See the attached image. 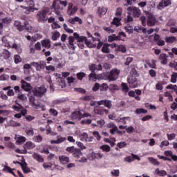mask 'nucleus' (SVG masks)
<instances>
[{"label": "nucleus", "instance_id": "052dcab7", "mask_svg": "<svg viewBox=\"0 0 177 177\" xmlns=\"http://www.w3.org/2000/svg\"><path fill=\"white\" fill-rule=\"evenodd\" d=\"M122 15V8H118L115 12V16L117 17H120Z\"/></svg>", "mask_w": 177, "mask_h": 177}, {"label": "nucleus", "instance_id": "c03bdc74", "mask_svg": "<svg viewBox=\"0 0 177 177\" xmlns=\"http://www.w3.org/2000/svg\"><path fill=\"white\" fill-rule=\"evenodd\" d=\"M3 57L6 60L9 59L10 57V52H9L8 50H4L3 53Z\"/></svg>", "mask_w": 177, "mask_h": 177}, {"label": "nucleus", "instance_id": "9b49d317", "mask_svg": "<svg viewBox=\"0 0 177 177\" xmlns=\"http://www.w3.org/2000/svg\"><path fill=\"white\" fill-rule=\"evenodd\" d=\"M97 104H98V106H104V107H106V109H109L113 107V103L110 100H104L97 101Z\"/></svg>", "mask_w": 177, "mask_h": 177}, {"label": "nucleus", "instance_id": "f8f14e48", "mask_svg": "<svg viewBox=\"0 0 177 177\" xmlns=\"http://www.w3.org/2000/svg\"><path fill=\"white\" fill-rule=\"evenodd\" d=\"M71 120H77V121H80L82 118V113H81V111L75 109L71 114Z\"/></svg>", "mask_w": 177, "mask_h": 177}, {"label": "nucleus", "instance_id": "423d86ee", "mask_svg": "<svg viewBox=\"0 0 177 177\" xmlns=\"http://www.w3.org/2000/svg\"><path fill=\"white\" fill-rule=\"evenodd\" d=\"M32 92L34 96H37V97H42V96H44L46 92V88H45L44 86H41L39 88H35Z\"/></svg>", "mask_w": 177, "mask_h": 177}, {"label": "nucleus", "instance_id": "2eb2a0df", "mask_svg": "<svg viewBox=\"0 0 177 177\" xmlns=\"http://www.w3.org/2000/svg\"><path fill=\"white\" fill-rule=\"evenodd\" d=\"M75 135H77V136H78L80 139V140H82V142H86L87 139H88V133H84L82 131H81L80 130H77L75 132Z\"/></svg>", "mask_w": 177, "mask_h": 177}, {"label": "nucleus", "instance_id": "9d476101", "mask_svg": "<svg viewBox=\"0 0 177 177\" xmlns=\"http://www.w3.org/2000/svg\"><path fill=\"white\" fill-rule=\"evenodd\" d=\"M30 66L35 67L37 71H41V70H44V68H45L46 64H44V61H40L39 62H32L30 63Z\"/></svg>", "mask_w": 177, "mask_h": 177}, {"label": "nucleus", "instance_id": "4c0bfd02", "mask_svg": "<svg viewBox=\"0 0 177 177\" xmlns=\"http://www.w3.org/2000/svg\"><path fill=\"white\" fill-rule=\"evenodd\" d=\"M76 77L79 81H82V80L86 77V73L84 72H80L77 73Z\"/></svg>", "mask_w": 177, "mask_h": 177}, {"label": "nucleus", "instance_id": "0eeeda50", "mask_svg": "<svg viewBox=\"0 0 177 177\" xmlns=\"http://www.w3.org/2000/svg\"><path fill=\"white\" fill-rule=\"evenodd\" d=\"M94 113L97 115H104V114H109V110L100 106V105L95 106L94 107Z\"/></svg>", "mask_w": 177, "mask_h": 177}, {"label": "nucleus", "instance_id": "6e6552de", "mask_svg": "<svg viewBox=\"0 0 177 177\" xmlns=\"http://www.w3.org/2000/svg\"><path fill=\"white\" fill-rule=\"evenodd\" d=\"M127 11L129 12V15H132L136 19L140 16V10L136 7H129L127 8Z\"/></svg>", "mask_w": 177, "mask_h": 177}, {"label": "nucleus", "instance_id": "4468645a", "mask_svg": "<svg viewBox=\"0 0 177 177\" xmlns=\"http://www.w3.org/2000/svg\"><path fill=\"white\" fill-rule=\"evenodd\" d=\"M127 82L129 84L131 88L138 87V78L135 76H131L127 79Z\"/></svg>", "mask_w": 177, "mask_h": 177}, {"label": "nucleus", "instance_id": "1a4fd4ad", "mask_svg": "<svg viewBox=\"0 0 177 177\" xmlns=\"http://www.w3.org/2000/svg\"><path fill=\"white\" fill-rule=\"evenodd\" d=\"M156 23H157V19L154 15L149 14L147 18V25L148 27H154L156 26Z\"/></svg>", "mask_w": 177, "mask_h": 177}, {"label": "nucleus", "instance_id": "09e8293b", "mask_svg": "<svg viewBox=\"0 0 177 177\" xmlns=\"http://www.w3.org/2000/svg\"><path fill=\"white\" fill-rule=\"evenodd\" d=\"M82 125H89L92 124V120L91 119H84L81 121Z\"/></svg>", "mask_w": 177, "mask_h": 177}, {"label": "nucleus", "instance_id": "49530a36", "mask_svg": "<svg viewBox=\"0 0 177 177\" xmlns=\"http://www.w3.org/2000/svg\"><path fill=\"white\" fill-rule=\"evenodd\" d=\"M147 64H148L149 67H150L151 68H156V67L155 59H152L151 62H150V61H148L147 62Z\"/></svg>", "mask_w": 177, "mask_h": 177}, {"label": "nucleus", "instance_id": "a211bd4d", "mask_svg": "<svg viewBox=\"0 0 177 177\" xmlns=\"http://www.w3.org/2000/svg\"><path fill=\"white\" fill-rule=\"evenodd\" d=\"M107 13V8L106 7H98L97 10V15L99 17H103L104 15Z\"/></svg>", "mask_w": 177, "mask_h": 177}, {"label": "nucleus", "instance_id": "7c9ffc66", "mask_svg": "<svg viewBox=\"0 0 177 177\" xmlns=\"http://www.w3.org/2000/svg\"><path fill=\"white\" fill-rule=\"evenodd\" d=\"M21 8H22L23 9H26L24 12L26 15H30L31 12H34V10H37V8H33L34 7H32V6L26 7L23 6H21Z\"/></svg>", "mask_w": 177, "mask_h": 177}, {"label": "nucleus", "instance_id": "de8ad7c7", "mask_svg": "<svg viewBox=\"0 0 177 177\" xmlns=\"http://www.w3.org/2000/svg\"><path fill=\"white\" fill-rule=\"evenodd\" d=\"M149 161L153 165H160V162L154 158H149Z\"/></svg>", "mask_w": 177, "mask_h": 177}, {"label": "nucleus", "instance_id": "a878e982", "mask_svg": "<svg viewBox=\"0 0 177 177\" xmlns=\"http://www.w3.org/2000/svg\"><path fill=\"white\" fill-rule=\"evenodd\" d=\"M68 21L71 24H75V21L80 25L82 24V19H81V18H80L79 17H75L74 18H72L71 19H68Z\"/></svg>", "mask_w": 177, "mask_h": 177}, {"label": "nucleus", "instance_id": "c85d7f7f", "mask_svg": "<svg viewBox=\"0 0 177 177\" xmlns=\"http://www.w3.org/2000/svg\"><path fill=\"white\" fill-rule=\"evenodd\" d=\"M14 170L15 169H12L9 166H4L3 169V172H8V174H11L12 175H13V176L17 177V175H16V174L14 173Z\"/></svg>", "mask_w": 177, "mask_h": 177}, {"label": "nucleus", "instance_id": "338daca9", "mask_svg": "<svg viewBox=\"0 0 177 177\" xmlns=\"http://www.w3.org/2000/svg\"><path fill=\"white\" fill-rule=\"evenodd\" d=\"M131 21H133V18L131 15H128L127 18L124 19V23L127 24L131 23Z\"/></svg>", "mask_w": 177, "mask_h": 177}, {"label": "nucleus", "instance_id": "6e6d98bb", "mask_svg": "<svg viewBox=\"0 0 177 177\" xmlns=\"http://www.w3.org/2000/svg\"><path fill=\"white\" fill-rule=\"evenodd\" d=\"M124 30L128 34H133V28L132 26H125Z\"/></svg>", "mask_w": 177, "mask_h": 177}, {"label": "nucleus", "instance_id": "e433bc0d", "mask_svg": "<svg viewBox=\"0 0 177 177\" xmlns=\"http://www.w3.org/2000/svg\"><path fill=\"white\" fill-rule=\"evenodd\" d=\"M24 70L25 74H30V70H31V64H25L24 65Z\"/></svg>", "mask_w": 177, "mask_h": 177}, {"label": "nucleus", "instance_id": "20e7f679", "mask_svg": "<svg viewBox=\"0 0 177 177\" xmlns=\"http://www.w3.org/2000/svg\"><path fill=\"white\" fill-rule=\"evenodd\" d=\"M66 151L71 153L73 157L75 158H80V157L82 156V152H81V149H75L74 147H68L66 149Z\"/></svg>", "mask_w": 177, "mask_h": 177}, {"label": "nucleus", "instance_id": "8fccbe9b", "mask_svg": "<svg viewBox=\"0 0 177 177\" xmlns=\"http://www.w3.org/2000/svg\"><path fill=\"white\" fill-rule=\"evenodd\" d=\"M49 113L50 114V115H53V117H57V114H59V112H57L56 109L51 108L49 110Z\"/></svg>", "mask_w": 177, "mask_h": 177}, {"label": "nucleus", "instance_id": "39448f33", "mask_svg": "<svg viewBox=\"0 0 177 177\" xmlns=\"http://www.w3.org/2000/svg\"><path fill=\"white\" fill-rule=\"evenodd\" d=\"M120 73L121 71L119 69H112L108 75V80L109 81H116V80H118Z\"/></svg>", "mask_w": 177, "mask_h": 177}, {"label": "nucleus", "instance_id": "680f3d73", "mask_svg": "<svg viewBox=\"0 0 177 177\" xmlns=\"http://www.w3.org/2000/svg\"><path fill=\"white\" fill-rule=\"evenodd\" d=\"M88 68H89L90 71H91V73H95V71H96V64H91L88 66Z\"/></svg>", "mask_w": 177, "mask_h": 177}, {"label": "nucleus", "instance_id": "bb28decb", "mask_svg": "<svg viewBox=\"0 0 177 177\" xmlns=\"http://www.w3.org/2000/svg\"><path fill=\"white\" fill-rule=\"evenodd\" d=\"M32 157L35 160H36V161H37L38 162H44V161H45V159L44 158V157H42L41 155H39V153H34L32 154Z\"/></svg>", "mask_w": 177, "mask_h": 177}, {"label": "nucleus", "instance_id": "ea45409f", "mask_svg": "<svg viewBox=\"0 0 177 177\" xmlns=\"http://www.w3.org/2000/svg\"><path fill=\"white\" fill-rule=\"evenodd\" d=\"M121 86L122 92H125L126 93L129 92V87L128 86V84L127 83H122Z\"/></svg>", "mask_w": 177, "mask_h": 177}, {"label": "nucleus", "instance_id": "f03ea898", "mask_svg": "<svg viewBox=\"0 0 177 177\" xmlns=\"http://www.w3.org/2000/svg\"><path fill=\"white\" fill-rule=\"evenodd\" d=\"M29 102L30 104H31L32 107H33V109H36V110L41 109V111H46V108L45 107L44 104H42V102H41L39 100H36L34 95H30L29 97Z\"/></svg>", "mask_w": 177, "mask_h": 177}, {"label": "nucleus", "instance_id": "f704fd0d", "mask_svg": "<svg viewBox=\"0 0 177 177\" xmlns=\"http://www.w3.org/2000/svg\"><path fill=\"white\" fill-rule=\"evenodd\" d=\"M155 174L158 176H167V171L165 170H160V169L157 168L155 170Z\"/></svg>", "mask_w": 177, "mask_h": 177}, {"label": "nucleus", "instance_id": "473e14b6", "mask_svg": "<svg viewBox=\"0 0 177 177\" xmlns=\"http://www.w3.org/2000/svg\"><path fill=\"white\" fill-rule=\"evenodd\" d=\"M114 48H116V50L118 52H122V53H127V47H125V46H124V45L117 46V44H116V47H114Z\"/></svg>", "mask_w": 177, "mask_h": 177}, {"label": "nucleus", "instance_id": "79ce46f5", "mask_svg": "<svg viewBox=\"0 0 177 177\" xmlns=\"http://www.w3.org/2000/svg\"><path fill=\"white\" fill-rule=\"evenodd\" d=\"M136 114H147V110L142 108L137 109L135 111Z\"/></svg>", "mask_w": 177, "mask_h": 177}, {"label": "nucleus", "instance_id": "393cba45", "mask_svg": "<svg viewBox=\"0 0 177 177\" xmlns=\"http://www.w3.org/2000/svg\"><path fill=\"white\" fill-rule=\"evenodd\" d=\"M75 37L73 36H70L68 37V48L69 49H72V50H75V46H74V39Z\"/></svg>", "mask_w": 177, "mask_h": 177}, {"label": "nucleus", "instance_id": "f3484780", "mask_svg": "<svg viewBox=\"0 0 177 177\" xmlns=\"http://www.w3.org/2000/svg\"><path fill=\"white\" fill-rule=\"evenodd\" d=\"M172 3L171 2V0H162L158 6V9H164V8H167Z\"/></svg>", "mask_w": 177, "mask_h": 177}, {"label": "nucleus", "instance_id": "5701e85b", "mask_svg": "<svg viewBox=\"0 0 177 177\" xmlns=\"http://www.w3.org/2000/svg\"><path fill=\"white\" fill-rule=\"evenodd\" d=\"M161 64H167L168 63V56L165 53H161L159 56Z\"/></svg>", "mask_w": 177, "mask_h": 177}, {"label": "nucleus", "instance_id": "3c124183", "mask_svg": "<svg viewBox=\"0 0 177 177\" xmlns=\"http://www.w3.org/2000/svg\"><path fill=\"white\" fill-rule=\"evenodd\" d=\"M10 127H21V124H20L13 120H11L10 121Z\"/></svg>", "mask_w": 177, "mask_h": 177}, {"label": "nucleus", "instance_id": "7ed1b4c3", "mask_svg": "<svg viewBox=\"0 0 177 177\" xmlns=\"http://www.w3.org/2000/svg\"><path fill=\"white\" fill-rule=\"evenodd\" d=\"M38 23H46L48 21V12L46 10H39L36 15Z\"/></svg>", "mask_w": 177, "mask_h": 177}, {"label": "nucleus", "instance_id": "58836bf2", "mask_svg": "<svg viewBox=\"0 0 177 177\" xmlns=\"http://www.w3.org/2000/svg\"><path fill=\"white\" fill-rule=\"evenodd\" d=\"M26 140V137L19 136L17 137V145H23Z\"/></svg>", "mask_w": 177, "mask_h": 177}, {"label": "nucleus", "instance_id": "72a5a7b5", "mask_svg": "<svg viewBox=\"0 0 177 177\" xmlns=\"http://www.w3.org/2000/svg\"><path fill=\"white\" fill-rule=\"evenodd\" d=\"M100 149L105 153H109V152L111 151V148L110 147V146H109L107 145H101L100 147Z\"/></svg>", "mask_w": 177, "mask_h": 177}, {"label": "nucleus", "instance_id": "c9c22d12", "mask_svg": "<svg viewBox=\"0 0 177 177\" xmlns=\"http://www.w3.org/2000/svg\"><path fill=\"white\" fill-rule=\"evenodd\" d=\"M59 158L62 164H67L70 161V158L64 155L59 156Z\"/></svg>", "mask_w": 177, "mask_h": 177}, {"label": "nucleus", "instance_id": "412c9836", "mask_svg": "<svg viewBox=\"0 0 177 177\" xmlns=\"http://www.w3.org/2000/svg\"><path fill=\"white\" fill-rule=\"evenodd\" d=\"M73 37L75 39H77V42L79 43L85 42V41H86V37L80 36V35H78L77 32L73 33Z\"/></svg>", "mask_w": 177, "mask_h": 177}, {"label": "nucleus", "instance_id": "e2e57ef3", "mask_svg": "<svg viewBox=\"0 0 177 177\" xmlns=\"http://www.w3.org/2000/svg\"><path fill=\"white\" fill-rule=\"evenodd\" d=\"M66 102V100L64 99H59V100H55L53 101V104H61V103H64Z\"/></svg>", "mask_w": 177, "mask_h": 177}, {"label": "nucleus", "instance_id": "5fc2aeb1", "mask_svg": "<svg viewBox=\"0 0 177 177\" xmlns=\"http://www.w3.org/2000/svg\"><path fill=\"white\" fill-rule=\"evenodd\" d=\"M100 89L101 91H107L109 89V86L106 83H103L100 86Z\"/></svg>", "mask_w": 177, "mask_h": 177}, {"label": "nucleus", "instance_id": "a18cd8bd", "mask_svg": "<svg viewBox=\"0 0 177 177\" xmlns=\"http://www.w3.org/2000/svg\"><path fill=\"white\" fill-rule=\"evenodd\" d=\"M65 140H67V138L64 137H62V136H57V145L60 143H63V142H65Z\"/></svg>", "mask_w": 177, "mask_h": 177}, {"label": "nucleus", "instance_id": "13d9d810", "mask_svg": "<svg viewBox=\"0 0 177 177\" xmlns=\"http://www.w3.org/2000/svg\"><path fill=\"white\" fill-rule=\"evenodd\" d=\"M93 135L97 140H100V139H102V136H100V133H99V131H97L93 132Z\"/></svg>", "mask_w": 177, "mask_h": 177}, {"label": "nucleus", "instance_id": "aec40b11", "mask_svg": "<svg viewBox=\"0 0 177 177\" xmlns=\"http://www.w3.org/2000/svg\"><path fill=\"white\" fill-rule=\"evenodd\" d=\"M41 46L43 48H45L46 49H50V46H52L50 40H49V39L41 40Z\"/></svg>", "mask_w": 177, "mask_h": 177}, {"label": "nucleus", "instance_id": "0e129e2a", "mask_svg": "<svg viewBox=\"0 0 177 177\" xmlns=\"http://www.w3.org/2000/svg\"><path fill=\"white\" fill-rule=\"evenodd\" d=\"M26 135L28 136H34V129H26L25 131Z\"/></svg>", "mask_w": 177, "mask_h": 177}, {"label": "nucleus", "instance_id": "ddd939ff", "mask_svg": "<svg viewBox=\"0 0 177 177\" xmlns=\"http://www.w3.org/2000/svg\"><path fill=\"white\" fill-rule=\"evenodd\" d=\"M77 10H78V7L73 6V3H69L68 6L67 14L68 16H73L77 13Z\"/></svg>", "mask_w": 177, "mask_h": 177}, {"label": "nucleus", "instance_id": "4d7b16f0", "mask_svg": "<svg viewBox=\"0 0 177 177\" xmlns=\"http://www.w3.org/2000/svg\"><path fill=\"white\" fill-rule=\"evenodd\" d=\"M14 62L16 64H19V63L21 62V57H20V55H15Z\"/></svg>", "mask_w": 177, "mask_h": 177}, {"label": "nucleus", "instance_id": "603ef678", "mask_svg": "<svg viewBox=\"0 0 177 177\" xmlns=\"http://www.w3.org/2000/svg\"><path fill=\"white\" fill-rule=\"evenodd\" d=\"M12 109L13 110H15V111L20 112L21 111L23 106H21V104L13 105Z\"/></svg>", "mask_w": 177, "mask_h": 177}, {"label": "nucleus", "instance_id": "6ab92c4d", "mask_svg": "<svg viewBox=\"0 0 177 177\" xmlns=\"http://www.w3.org/2000/svg\"><path fill=\"white\" fill-rule=\"evenodd\" d=\"M21 84L22 89H24L26 92H28L29 91H31V84L28 83L24 80H21Z\"/></svg>", "mask_w": 177, "mask_h": 177}, {"label": "nucleus", "instance_id": "69168bd1", "mask_svg": "<svg viewBox=\"0 0 177 177\" xmlns=\"http://www.w3.org/2000/svg\"><path fill=\"white\" fill-rule=\"evenodd\" d=\"M59 86H61V88H64L66 86V81H64V79L61 78L59 80Z\"/></svg>", "mask_w": 177, "mask_h": 177}, {"label": "nucleus", "instance_id": "864d4df0", "mask_svg": "<svg viewBox=\"0 0 177 177\" xmlns=\"http://www.w3.org/2000/svg\"><path fill=\"white\" fill-rule=\"evenodd\" d=\"M140 20L142 22V26H144V27H146V26H147V19H146V17L141 16Z\"/></svg>", "mask_w": 177, "mask_h": 177}, {"label": "nucleus", "instance_id": "c756f323", "mask_svg": "<svg viewBox=\"0 0 177 177\" xmlns=\"http://www.w3.org/2000/svg\"><path fill=\"white\" fill-rule=\"evenodd\" d=\"M14 24L20 32L23 31L25 28V25H22L20 21H15Z\"/></svg>", "mask_w": 177, "mask_h": 177}, {"label": "nucleus", "instance_id": "f257e3e1", "mask_svg": "<svg viewBox=\"0 0 177 177\" xmlns=\"http://www.w3.org/2000/svg\"><path fill=\"white\" fill-rule=\"evenodd\" d=\"M66 8L67 6V1H62V0H53L50 9H53V12L57 16L62 15V11L63 10V7Z\"/></svg>", "mask_w": 177, "mask_h": 177}, {"label": "nucleus", "instance_id": "a19ab883", "mask_svg": "<svg viewBox=\"0 0 177 177\" xmlns=\"http://www.w3.org/2000/svg\"><path fill=\"white\" fill-rule=\"evenodd\" d=\"M176 81H177V73H173L171 76V80L170 82L172 84H176Z\"/></svg>", "mask_w": 177, "mask_h": 177}, {"label": "nucleus", "instance_id": "4be33fe9", "mask_svg": "<svg viewBox=\"0 0 177 177\" xmlns=\"http://www.w3.org/2000/svg\"><path fill=\"white\" fill-rule=\"evenodd\" d=\"M35 148V144L31 141L26 142L24 145L25 150H31Z\"/></svg>", "mask_w": 177, "mask_h": 177}, {"label": "nucleus", "instance_id": "b1692460", "mask_svg": "<svg viewBox=\"0 0 177 177\" xmlns=\"http://www.w3.org/2000/svg\"><path fill=\"white\" fill-rule=\"evenodd\" d=\"M121 20H122V19L120 18L119 17H114L113 19V21L111 23V24L112 26H115L116 27H120V26H122Z\"/></svg>", "mask_w": 177, "mask_h": 177}, {"label": "nucleus", "instance_id": "774afa93", "mask_svg": "<svg viewBox=\"0 0 177 177\" xmlns=\"http://www.w3.org/2000/svg\"><path fill=\"white\" fill-rule=\"evenodd\" d=\"M9 78V76L7 74H2L0 76V81H8V79Z\"/></svg>", "mask_w": 177, "mask_h": 177}, {"label": "nucleus", "instance_id": "bf43d9fd", "mask_svg": "<svg viewBox=\"0 0 177 177\" xmlns=\"http://www.w3.org/2000/svg\"><path fill=\"white\" fill-rule=\"evenodd\" d=\"M166 89H172L173 91H174V92L177 93V86L176 85L169 84L166 87Z\"/></svg>", "mask_w": 177, "mask_h": 177}, {"label": "nucleus", "instance_id": "dca6fc26", "mask_svg": "<svg viewBox=\"0 0 177 177\" xmlns=\"http://www.w3.org/2000/svg\"><path fill=\"white\" fill-rule=\"evenodd\" d=\"M109 46H111L112 48H117V44H104L102 48V52L103 53H110V48H109Z\"/></svg>", "mask_w": 177, "mask_h": 177}, {"label": "nucleus", "instance_id": "cd10ccee", "mask_svg": "<svg viewBox=\"0 0 177 177\" xmlns=\"http://www.w3.org/2000/svg\"><path fill=\"white\" fill-rule=\"evenodd\" d=\"M24 26H25V28L27 30L28 32H37V30H35V28H34V27L30 26L28 25V21H25Z\"/></svg>", "mask_w": 177, "mask_h": 177}, {"label": "nucleus", "instance_id": "37998d69", "mask_svg": "<svg viewBox=\"0 0 177 177\" xmlns=\"http://www.w3.org/2000/svg\"><path fill=\"white\" fill-rule=\"evenodd\" d=\"M59 37H60V32H55L54 33H53L51 39H53V41H57V39Z\"/></svg>", "mask_w": 177, "mask_h": 177}, {"label": "nucleus", "instance_id": "2f4dec72", "mask_svg": "<svg viewBox=\"0 0 177 177\" xmlns=\"http://www.w3.org/2000/svg\"><path fill=\"white\" fill-rule=\"evenodd\" d=\"M165 41L167 43V44H174V42H176V37L175 36H170V37H166L165 38Z\"/></svg>", "mask_w": 177, "mask_h": 177}]
</instances>
